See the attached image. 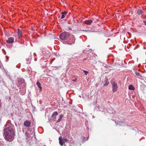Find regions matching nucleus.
<instances>
[{"instance_id": "8", "label": "nucleus", "mask_w": 146, "mask_h": 146, "mask_svg": "<svg viewBox=\"0 0 146 146\" xmlns=\"http://www.w3.org/2000/svg\"><path fill=\"white\" fill-rule=\"evenodd\" d=\"M58 113L57 112H55L53 113L52 115V118L53 119H56V116L58 115Z\"/></svg>"}, {"instance_id": "19", "label": "nucleus", "mask_w": 146, "mask_h": 146, "mask_svg": "<svg viewBox=\"0 0 146 146\" xmlns=\"http://www.w3.org/2000/svg\"><path fill=\"white\" fill-rule=\"evenodd\" d=\"M64 17H65L64 15L62 14V16L61 17V19H63L64 18Z\"/></svg>"}, {"instance_id": "22", "label": "nucleus", "mask_w": 146, "mask_h": 146, "mask_svg": "<svg viewBox=\"0 0 146 146\" xmlns=\"http://www.w3.org/2000/svg\"><path fill=\"white\" fill-rule=\"evenodd\" d=\"M144 23L145 25H146V21H144Z\"/></svg>"}, {"instance_id": "9", "label": "nucleus", "mask_w": 146, "mask_h": 146, "mask_svg": "<svg viewBox=\"0 0 146 146\" xmlns=\"http://www.w3.org/2000/svg\"><path fill=\"white\" fill-rule=\"evenodd\" d=\"M92 22V20H88L85 21H84V23L85 24L87 25H89L91 24Z\"/></svg>"}, {"instance_id": "23", "label": "nucleus", "mask_w": 146, "mask_h": 146, "mask_svg": "<svg viewBox=\"0 0 146 146\" xmlns=\"http://www.w3.org/2000/svg\"><path fill=\"white\" fill-rule=\"evenodd\" d=\"M94 17H96L95 16H94Z\"/></svg>"}, {"instance_id": "7", "label": "nucleus", "mask_w": 146, "mask_h": 146, "mask_svg": "<svg viewBox=\"0 0 146 146\" xmlns=\"http://www.w3.org/2000/svg\"><path fill=\"white\" fill-rule=\"evenodd\" d=\"M17 33L19 38H20L22 36V31L20 29H17Z\"/></svg>"}, {"instance_id": "2", "label": "nucleus", "mask_w": 146, "mask_h": 146, "mask_svg": "<svg viewBox=\"0 0 146 146\" xmlns=\"http://www.w3.org/2000/svg\"><path fill=\"white\" fill-rule=\"evenodd\" d=\"M112 85V88L113 92L114 93L116 92L117 90L118 87L117 84L115 79H112L111 81Z\"/></svg>"}, {"instance_id": "16", "label": "nucleus", "mask_w": 146, "mask_h": 146, "mask_svg": "<svg viewBox=\"0 0 146 146\" xmlns=\"http://www.w3.org/2000/svg\"><path fill=\"white\" fill-rule=\"evenodd\" d=\"M64 116V115L62 114H61L59 116V118H60V119H62L63 118V117Z\"/></svg>"}, {"instance_id": "1", "label": "nucleus", "mask_w": 146, "mask_h": 146, "mask_svg": "<svg viewBox=\"0 0 146 146\" xmlns=\"http://www.w3.org/2000/svg\"><path fill=\"white\" fill-rule=\"evenodd\" d=\"M14 131L11 127H7L4 130L3 135L7 140L11 141L14 138Z\"/></svg>"}, {"instance_id": "11", "label": "nucleus", "mask_w": 146, "mask_h": 146, "mask_svg": "<svg viewBox=\"0 0 146 146\" xmlns=\"http://www.w3.org/2000/svg\"><path fill=\"white\" fill-rule=\"evenodd\" d=\"M128 88L130 90H134L135 88L132 85H130L129 86Z\"/></svg>"}, {"instance_id": "3", "label": "nucleus", "mask_w": 146, "mask_h": 146, "mask_svg": "<svg viewBox=\"0 0 146 146\" xmlns=\"http://www.w3.org/2000/svg\"><path fill=\"white\" fill-rule=\"evenodd\" d=\"M70 36L69 33L65 32L61 33L59 37L61 40H66L69 38Z\"/></svg>"}, {"instance_id": "18", "label": "nucleus", "mask_w": 146, "mask_h": 146, "mask_svg": "<svg viewBox=\"0 0 146 146\" xmlns=\"http://www.w3.org/2000/svg\"><path fill=\"white\" fill-rule=\"evenodd\" d=\"M61 119H60V118H59L56 122L57 123L60 122L61 121Z\"/></svg>"}, {"instance_id": "17", "label": "nucleus", "mask_w": 146, "mask_h": 146, "mask_svg": "<svg viewBox=\"0 0 146 146\" xmlns=\"http://www.w3.org/2000/svg\"><path fill=\"white\" fill-rule=\"evenodd\" d=\"M67 14V12L66 11H64L63 12H62V14L64 15H66Z\"/></svg>"}, {"instance_id": "14", "label": "nucleus", "mask_w": 146, "mask_h": 146, "mask_svg": "<svg viewBox=\"0 0 146 146\" xmlns=\"http://www.w3.org/2000/svg\"><path fill=\"white\" fill-rule=\"evenodd\" d=\"M92 21H94V22L96 23V21H97L98 19H96L95 17L92 18Z\"/></svg>"}, {"instance_id": "4", "label": "nucleus", "mask_w": 146, "mask_h": 146, "mask_svg": "<svg viewBox=\"0 0 146 146\" xmlns=\"http://www.w3.org/2000/svg\"><path fill=\"white\" fill-rule=\"evenodd\" d=\"M59 143L60 145L62 146L63 144L65 142H67L68 141L66 138H62L61 136L59 138Z\"/></svg>"}, {"instance_id": "21", "label": "nucleus", "mask_w": 146, "mask_h": 146, "mask_svg": "<svg viewBox=\"0 0 146 146\" xmlns=\"http://www.w3.org/2000/svg\"><path fill=\"white\" fill-rule=\"evenodd\" d=\"M136 75L137 76H138L139 74V73H138V72H136Z\"/></svg>"}, {"instance_id": "13", "label": "nucleus", "mask_w": 146, "mask_h": 146, "mask_svg": "<svg viewBox=\"0 0 146 146\" xmlns=\"http://www.w3.org/2000/svg\"><path fill=\"white\" fill-rule=\"evenodd\" d=\"M137 14L139 15H141L143 13L142 11L141 10H138L137 12Z\"/></svg>"}, {"instance_id": "6", "label": "nucleus", "mask_w": 146, "mask_h": 146, "mask_svg": "<svg viewBox=\"0 0 146 146\" xmlns=\"http://www.w3.org/2000/svg\"><path fill=\"white\" fill-rule=\"evenodd\" d=\"M14 42V38L12 37H11L9 38L8 40H6V42L8 43H12Z\"/></svg>"}, {"instance_id": "12", "label": "nucleus", "mask_w": 146, "mask_h": 146, "mask_svg": "<svg viewBox=\"0 0 146 146\" xmlns=\"http://www.w3.org/2000/svg\"><path fill=\"white\" fill-rule=\"evenodd\" d=\"M36 84L37 85V86H38V88H40L41 90H42V88L41 86V85H40V83L37 82H36Z\"/></svg>"}, {"instance_id": "20", "label": "nucleus", "mask_w": 146, "mask_h": 146, "mask_svg": "<svg viewBox=\"0 0 146 146\" xmlns=\"http://www.w3.org/2000/svg\"><path fill=\"white\" fill-rule=\"evenodd\" d=\"M77 80V79H76L74 80H72V81L74 82H76Z\"/></svg>"}, {"instance_id": "15", "label": "nucleus", "mask_w": 146, "mask_h": 146, "mask_svg": "<svg viewBox=\"0 0 146 146\" xmlns=\"http://www.w3.org/2000/svg\"><path fill=\"white\" fill-rule=\"evenodd\" d=\"M83 71L84 72L85 74L86 75L88 73V72L87 71L83 70Z\"/></svg>"}, {"instance_id": "5", "label": "nucleus", "mask_w": 146, "mask_h": 146, "mask_svg": "<svg viewBox=\"0 0 146 146\" xmlns=\"http://www.w3.org/2000/svg\"><path fill=\"white\" fill-rule=\"evenodd\" d=\"M31 124V122L26 120L24 123V125L25 126L27 127H29L30 126Z\"/></svg>"}, {"instance_id": "10", "label": "nucleus", "mask_w": 146, "mask_h": 146, "mask_svg": "<svg viewBox=\"0 0 146 146\" xmlns=\"http://www.w3.org/2000/svg\"><path fill=\"white\" fill-rule=\"evenodd\" d=\"M104 81L105 82V84H104V86H107L109 84V82L108 81V79L106 78Z\"/></svg>"}]
</instances>
